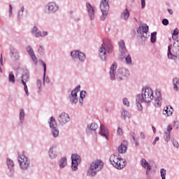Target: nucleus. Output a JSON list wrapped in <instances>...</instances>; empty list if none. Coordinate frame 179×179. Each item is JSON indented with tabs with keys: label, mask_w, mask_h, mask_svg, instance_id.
<instances>
[{
	"label": "nucleus",
	"mask_w": 179,
	"mask_h": 179,
	"mask_svg": "<svg viewBox=\"0 0 179 179\" xmlns=\"http://www.w3.org/2000/svg\"><path fill=\"white\" fill-rule=\"evenodd\" d=\"M154 98V106L155 107H161L162 106V92L160 91H155V95L153 96V90L152 89L147 87L143 88L141 95H138L137 97V101L138 103H143L145 101V103H150Z\"/></svg>",
	"instance_id": "1"
},
{
	"label": "nucleus",
	"mask_w": 179,
	"mask_h": 179,
	"mask_svg": "<svg viewBox=\"0 0 179 179\" xmlns=\"http://www.w3.org/2000/svg\"><path fill=\"white\" fill-rule=\"evenodd\" d=\"M107 52H113V44L110 39H104L103 43L99 49V56L102 61L107 59Z\"/></svg>",
	"instance_id": "2"
},
{
	"label": "nucleus",
	"mask_w": 179,
	"mask_h": 179,
	"mask_svg": "<svg viewBox=\"0 0 179 179\" xmlns=\"http://www.w3.org/2000/svg\"><path fill=\"white\" fill-rule=\"evenodd\" d=\"M103 162L101 160L94 161L90 166V168L87 171V176L94 177L97 174V171H100L103 169Z\"/></svg>",
	"instance_id": "3"
},
{
	"label": "nucleus",
	"mask_w": 179,
	"mask_h": 179,
	"mask_svg": "<svg viewBox=\"0 0 179 179\" xmlns=\"http://www.w3.org/2000/svg\"><path fill=\"white\" fill-rule=\"evenodd\" d=\"M110 162L111 165L117 169V170H122L125 167L127 162H125V159L122 158H118L117 155H111L110 157Z\"/></svg>",
	"instance_id": "4"
},
{
	"label": "nucleus",
	"mask_w": 179,
	"mask_h": 179,
	"mask_svg": "<svg viewBox=\"0 0 179 179\" xmlns=\"http://www.w3.org/2000/svg\"><path fill=\"white\" fill-rule=\"evenodd\" d=\"M100 8L102 12L101 20H106V17H107V15H108V11L110 10V4H108V1L102 0L101 2Z\"/></svg>",
	"instance_id": "5"
},
{
	"label": "nucleus",
	"mask_w": 179,
	"mask_h": 179,
	"mask_svg": "<svg viewBox=\"0 0 179 179\" xmlns=\"http://www.w3.org/2000/svg\"><path fill=\"white\" fill-rule=\"evenodd\" d=\"M18 162L22 170H27L28 167H30V160L24 155H20L18 157Z\"/></svg>",
	"instance_id": "6"
},
{
	"label": "nucleus",
	"mask_w": 179,
	"mask_h": 179,
	"mask_svg": "<svg viewBox=\"0 0 179 179\" xmlns=\"http://www.w3.org/2000/svg\"><path fill=\"white\" fill-rule=\"evenodd\" d=\"M71 169L74 171H76V170H78V163H80V162L82 161V158H80V156L76 154H73L71 155Z\"/></svg>",
	"instance_id": "7"
},
{
	"label": "nucleus",
	"mask_w": 179,
	"mask_h": 179,
	"mask_svg": "<svg viewBox=\"0 0 179 179\" xmlns=\"http://www.w3.org/2000/svg\"><path fill=\"white\" fill-rule=\"evenodd\" d=\"M80 90V85L77 86L71 92V96H70V101L76 104L78 103V93Z\"/></svg>",
	"instance_id": "8"
},
{
	"label": "nucleus",
	"mask_w": 179,
	"mask_h": 179,
	"mask_svg": "<svg viewBox=\"0 0 179 179\" xmlns=\"http://www.w3.org/2000/svg\"><path fill=\"white\" fill-rule=\"evenodd\" d=\"M71 55L72 58H78V59H80V61L82 62L86 59V56H85V54L79 50L71 52Z\"/></svg>",
	"instance_id": "9"
},
{
	"label": "nucleus",
	"mask_w": 179,
	"mask_h": 179,
	"mask_svg": "<svg viewBox=\"0 0 179 179\" xmlns=\"http://www.w3.org/2000/svg\"><path fill=\"white\" fill-rule=\"evenodd\" d=\"M31 33L35 37L38 38V37H45V36H47L48 34V32L47 31H43L40 32L38 31V28L37 27H34L31 29Z\"/></svg>",
	"instance_id": "10"
},
{
	"label": "nucleus",
	"mask_w": 179,
	"mask_h": 179,
	"mask_svg": "<svg viewBox=\"0 0 179 179\" xmlns=\"http://www.w3.org/2000/svg\"><path fill=\"white\" fill-rule=\"evenodd\" d=\"M116 76L122 80V79H125V78H128V76H129V71L124 69H119Z\"/></svg>",
	"instance_id": "11"
},
{
	"label": "nucleus",
	"mask_w": 179,
	"mask_h": 179,
	"mask_svg": "<svg viewBox=\"0 0 179 179\" xmlns=\"http://www.w3.org/2000/svg\"><path fill=\"white\" fill-rule=\"evenodd\" d=\"M69 115L66 113H62L59 115V121L61 124H66V122H69Z\"/></svg>",
	"instance_id": "12"
},
{
	"label": "nucleus",
	"mask_w": 179,
	"mask_h": 179,
	"mask_svg": "<svg viewBox=\"0 0 179 179\" xmlns=\"http://www.w3.org/2000/svg\"><path fill=\"white\" fill-rule=\"evenodd\" d=\"M49 12H57L58 10V4L54 1L49 2L47 5Z\"/></svg>",
	"instance_id": "13"
},
{
	"label": "nucleus",
	"mask_w": 179,
	"mask_h": 179,
	"mask_svg": "<svg viewBox=\"0 0 179 179\" xmlns=\"http://www.w3.org/2000/svg\"><path fill=\"white\" fill-rule=\"evenodd\" d=\"M127 149H128V141H123L118 148L119 153H125L127 152Z\"/></svg>",
	"instance_id": "14"
},
{
	"label": "nucleus",
	"mask_w": 179,
	"mask_h": 179,
	"mask_svg": "<svg viewBox=\"0 0 179 179\" xmlns=\"http://www.w3.org/2000/svg\"><path fill=\"white\" fill-rule=\"evenodd\" d=\"M117 70V62H114L110 69V76L112 80L115 79V71Z\"/></svg>",
	"instance_id": "15"
},
{
	"label": "nucleus",
	"mask_w": 179,
	"mask_h": 179,
	"mask_svg": "<svg viewBox=\"0 0 179 179\" xmlns=\"http://www.w3.org/2000/svg\"><path fill=\"white\" fill-rule=\"evenodd\" d=\"M87 8L89 17L91 20H93V19H94V8H93L92 5L89 3H87Z\"/></svg>",
	"instance_id": "16"
},
{
	"label": "nucleus",
	"mask_w": 179,
	"mask_h": 179,
	"mask_svg": "<svg viewBox=\"0 0 179 179\" xmlns=\"http://www.w3.org/2000/svg\"><path fill=\"white\" fill-rule=\"evenodd\" d=\"M100 128V135H101V136H103V138L108 139V130L106 128V127H104V124H101Z\"/></svg>",
	"instance_id": "17"
},
{
	"label": "nucleus",
	"mask_w": 179,
	"mask_h": 179,
	"mask_svg": "<svg viewBox=\"0 0 179 179\" xmlns=\"http://www.w3.org/2000/svg\"><path fill=\"white\" fill-rule=\"evenodd\" d=\"M173 111H174V110L171 106H166L164 108L163 114L164 115H166V117H170L171 115H173Z\"/></svg>",
	"instance_id": "18"
},
{
	"label": "nucleus",
	"mask_w": 179,
	"mask_h": 179,
	"mask_svg": "<svg viewBox=\"0 0 179 179\" xmlns=\"http://www.w3.org/2000/svg\"><path fill=\"white\" fill-rule=\"evenodd\" d=\"M119 48L122 52V55L128 53V50H127V48L125 47V42L124 41L121 40L119 41Z\"/></svg>",
	"instance_id": "19"
},
{
	"label": "nucleus",
	"mask_w": 179,
	"mask_h": 179,
	"mask_svg": "<svg viewBox=\"0 0 179 179\" xmlns=\"http://www.w3.org/2000/svg\"><path fill=\"white\" fill-rule=\"evenodd\" d=\"M141 166L144 167V169H147L146 173L148 174L150 170H152V166L149 165V163L145 159H142L141 160Z\"/></svg>",
	"instance_id": "20"
},
{
	"label": "nucleus",
	"mask_w": 179,
	"mask_h": 179,
	"mask_svg": "<svg viewBox=\"0 0 179 179\" xmlns=\"http://www.w3.org/2000/svg\"><path fill=\"white\" fill-rule=\"evenodd\" d=\"M148 31H149V26H148L146 24H143L137 30V33H140V34H143L144 33H147Z\"/></svg>",
	"instance_id": "21"
},
{
	"label": "nucleus",
	"mask_w": 179,
	"mask_h": 179,
	"mask_svg": "<svg viewBox=\"0 0 179 179\" xmlns=\"http://www.w3.org/2000/svg\"><path fill=\"white\" fill-rule=\"evenodd\" d=\"M122 56L123 58H125V62L127 65H131L132 64V58L131 57V55L128 53H123L122 54Z\"/></svg>",
	"instance_id": "22"
},
{
	"label": "nucleus",
	"mask_w": 179,
	"mask_h": 179,
	"mask_svg": "<svg viewBox=\"0 0 179 179\" xmlns=\"http://www.w3.org/2000/svg\"><path fill=\"white\" fill-rule=\"evenodd\" d=\"M171 48H173V45H169L168 47V58L169 59H174L176 58V55H173V53H171Z\"/></svg>",
	"instance_id": "23"
},
{
	"label": "nucleus",
	"mask_w": 179,
	"mask_h": 179,
	"mask_svg": "<svg viewBox=\"0 0 179 179\" xmlns=\"http://www.w3.org/2000/svg\"><path fill=\"white\" fill-rule=\"evenodd\" d=\"M122 19H124V20H127L129 17V10L128 9H125L122 13Z\"/></svg>",
	"instance_id": "24"
},
{
	"label": "nucleus",
	"mask_w": 179,
	"mask_h": 179,
	"mask_svg": "<svg viewBox=\"0 0 179 179\" xmlns=\"http://www.w3.org/2000/svg\"><path fill=\"white\" fill-rule=\"evenodd\" d=\"M49 156L51 159H55V157H57V152H55V150H54V147L50 149Z\"/></svg>",
	"instance_id": "25"
},
{
	"label": "nucleus",
	"mask_w": 179,
	"mask_h": 179,
	"mask_svg": "<svg viewBox=\"0 0 179 179\" xmlns=\"http://www.w3.org/2000/svg\"><path fill=\"white\" fill-rule=\"evenodd\" d=\"M50 128H57V122L55 121V118L51 117L50 122H49Z\"/></svg>",
	"instance_id": "26"
},
{
	"label": "nucleus",
	"mask_w": 179,
	"mask_h": 179,
	"mask_svg": "<svg viewBox=\"0 0 179 179\" xmlns=\"http://www.w3.org/2000/svg\"><path fill=\"white\" fill-rule=\"evenodd\" d=\"M97 128H99V125H97L95 123H92L89 127H88V129L90 131H96V129H97Z\"/></svg>",
	"instance_id": "27"
},
{
	"label": "nucleus",
	"mask_w": 179,
	"mask_h": 179,
	"mask_svg": "<svg viewBox=\"0 0 179 179\" xmlns=\"http://www.w3.org/2000/svg\"><path fill=\"white\" fill-rule=\"evenodd\" d=\"M173 86H174V89L177 91L178 90V87H179V80L178 78H176L173 79Z\"/></svg>",
	"instance_id": "28"
},
{
	"label": "nucleus",
	"mask_w": 179,
	"mask_h": 179,
	"mask_svg": "<svg viewBox=\"0 0 179 179\" xmlns=\"http://www.w3.org/2000/svg\"><path fill=\"white\" fill-rule=\"evenodd\" d=\"M66 164H67L66 158H65V157L62 158L60 160V164H59L60 167L62 169H64V167L65 166H66Z\"/></svg>",
	"instance_id": "29"
},
{
	"label": "nucleus",
	"mask_w": 179,
	"mask_h": 179,
	"mask_svg": "<svg viewBox=\"0 0 179 179\" xmlns=\"http://www.w3.org/2000/svg\"><path fill=\"white\" fill-rule=\"evenodd\" d=\"M41 64L43 66V82H45V73L47 72V64H45V63L43 61H41Z\"/></svg>",
	"instance_id": "30"
},
{
	"label": "nucleus",
	"mask_w": 179,
	"mask_h": 179,
	"mask_svg": "<svg viewBox=\"0 0 179 179\" xmlns=\"http://www.w3.org/2000/svg\"><path fill=\"white\" fill-rule=\"evenodd\" d=\"M86 97V92L85 91H81L80 93V104H83V98Z\"/></svg>",
	"instance_id": "31"
},
{
	"label": "nucleus",
	"mask_w": 179,
	"mask_h": 179,
	"mask_svg": "<svg viewBox=\"0 0 179 179\" xmlns=\"http://www.w3.org/2000/svg\"><path fill=\"white\" fill-rule=\"evenodd\" d=\"M7 166L8 169H13V166H15V164L13 163V161H12L10 159H7Z\"/></svg>",
	"instance_id": "32"
},
{
	"label": "nucleus",
	"mask_w": 179,
	"mask_h": 179,
	"mask_svg": "<svg viewBox=\"0 0 179 179\" xmlns=\"http://www.w3.org/2000/svg\"><path fill=\"white\" fill-rule=\"evenodd\" d=\"M8 79L10 83H15V75H13V72H10Z\"/></svg>",
	"instance_id": "33"
},
{
	"label": "nucleus",
	"mask_w": 179,
	"mask_h": 179,
	"mask_svg": "<svg viewBox=\"0 0 179 179\" xmlns=\"http://www.w3.org/2000/svg\"><path fill=\"white\" fill-rule=\"evenodd\" d=\"M52 135L55 138H57V136H58L59 135V131H58V129H55V128H52Z\"/></svg>",
	"instance_id": "34"
},
{
	"label": "nucleus",
	"mask_w": 179,
	"mask_h": 179,
	"mask_svg": "<svg viewBox=\"0 0 179 179\" xmlns=\"http://www.w3.org/2000/svg\"><path fill=\"white\" fill-rule=\"evenodd\" d=\"M21 82L24 85V92L29 90V89L27 88V84H26V81H24V79L23 78V76H22Z\"/></svg>",
	"instance_id": "35"
},
{
	"label": "nucleus",
	"mask_w": 179,
	"mask_h": 179,
	"mask_svg": "<svg viewBox=\"0 0 179 179\" xmlns=\"http://www.w3.org/2000/svg\"><path fill=\"white\" fill-rule=\"evenodd\" d=\"M122 115H123L124 118H127V117L129 118L131 117V114H129V113L127 110H123L122 112Z\"/></svg>",
	"instance_id": "36"
},
{
	"label": "nucleus",
	"mask_w": 179,
	"mask_h": 179,
	"mask_svg": "<svg viewBox=\"0 0 179 179\" xmlns=\"http://www.w3.org/2000/svg\"><path fill=\"white\" fill-rule=\"evenodd\" d=\"M156 34H157L156 32L151 34V43H155V41H156Z\"/></svg>",
	"instance_id": "37"
},
{
	"label": "nucleus",
	"mask_w": 179,
	"mask_h": 179,
	"mask_svg": "<svg viewBox=\"0 0 179 179\" xmlns=\"http://www.w3.org/2000/svg\"><path fill=\"white\" fill-rule=\"evenodd\" d=\"M27 51L30 56L34 55V52L33 51V49L30 46L27 47Z\"/></svg>",
	"instance_id": "38"
},
{
	"label": "nucleus",
	"mask_w": 179,
	"mask_h": 179,
	"mask_svg": "<svg viewBox=\"0 0 179 179\" xmlns=\"http://www.w3.org/2000/svg\"><path fill=\"white\" fill-rule=\"evenodd\" d=\"M30 57H31L33 62H34L35 65H37L38 61H37V57H36V55H34H34H31Z\"/></svg>",
	"instance_id": "39"
},
{
	"label": "nucleus",
	"mask_w": 179,
	"mask_h": 179,
	"mask_svg": "<svg viewBox=\"0 0 179 179\" xmlns=\"http://www.w3.org/2000/svg\"><path fill=\"white\" fill-rule=\"evenodd\" d=\"M41 85H42V80L40 79H38L36 80V87L40 90L41 89Z\"/></svg>",
	"instance_id": "40"
},
{
	"label": "nucleus",
	"mask_w": 179,
	"mask_h": 179,
	"mask_svg": "<svg viewBox=\"0 0 179 179\" xmlns=\"http://www.w3.org/2000/svg\"><path fill=\"white\" fill-rule=\"evenodd\" d=\"M161 177L162 179H166V170L164 169H161Z\"/></svg>",
	"instance_id": "41"
},
{
	"label": "nucleus",
	"mask_w": 179,
	"mask_h": 179,
	"mask_svg": "<svg viewBox=\"0 0 179 179\" xmlns=\"http://www.w3.org/2000/svg\"><path fill=\"white\" fill-rule=\"evenodd\" d=\"M170 133L165 132L164 140L166 141V142H169V141H170Z\"/></svg>",
	"instance_id": "42"
},
{
	"label": "nucleus",
	"mask_w": 179,
	"mask_h": 179,
	"mask_svg": "<svg viewBox=\"0 0 179 179\" xmlns=\"http://www.w3.org/2000/svg\"><path fill=\"white\" fill-rule=\"evenodd\" d=\"M122 102L124 106H127V107H129V101H128V99L124 98Z\"/></svg>",
	"instance_id": "43"
},
{
	"label": "nucleus",
	"mask_w": 179,
	"mask_h": 179,
	"mask_svg": "<svg viewBox=\"0 0 179 179\" xmlns=\"http://www.w3.org/2000/svg\"><path fill=\"white\" fill-rule=\"evenodd\" d=\"M23 118H24V110H23V109H21L20 113V121H22V120H23Z\"/></svg>",
	"instance_id": "44"
},
{
	"label": "nucleus",
	"mask_w": 179,
	"mask_h": 179,
	"mask_svg": "<svg viewBox=\"0 0 179 179\" xmlns=\"http://www.w3.org/2000/svg\"><path fill=\"white\" fill-rule=\"evenodd\" d=\"M179 33L178 29H175L172 34V38H174V36H177Z\"/></svg>",
	"instance_id": "45"
},
{
	"label": "nucleus",
	"mask_w": 179,
	"mask_h": 179,
	"mask_svg": "<svg viewBox=\"0 0 179 179\" xmlns=\"http://www.w3.org/2000/svg\"><path fill=\"white\" fill-rule=\"evenodd\" d=\"M172 129H173V126H171V124H169V125L167 127V131H166V133L171 134Z\"/></svg>",
	"instance_id": "46"
},
{
	"label": "nucleus",
	"mask_w": 179,
	"mask_h": 179,
	"mask_svg": "<svg viewBox=\"0 0 179 179\" xmlns=\"http://www.w3.org/2000/svg\"><path fill=\"white\" fill-rule=\"evenodd\" d=\"M162 24H164V26H167V24H169V20L167 19L162 20Z\"/></svg>",
	"instance_id": "47"
},
{
	"label": "nucleus",
	"mask_w": 179,
	"mask_h": 179,
	"mask_svg": "<svg viewBox=\"0 0 179 179\" xmlns=\"http://www.w3.org/2000/svg\"><path fill=\"white\" fill-rule=\"evenodd\" d=\"M173 145L174 148H178V146H179L178 141L173 140Z\"/></svg>",
	"instance_id": "48"
},
{
	"label": "nucleus",
	"mask_w": 179,
	"mask_h": 179,
	"mask_svg": "<svg viewBox=\"0 0 179 179\" xmlns=\"http://www.w3.org/2000/svg\"><path fill=\"white\" fill-rule=\"evenodd\" d=\"M123 132H122V129L118 127L117 129V135H122Z\"/></svg>",
	"instance_id": "49"
},
{
	"label": "nucleus",
	"mask_w": 179,
	"mask_h": 179,
	"mask_svg": "<svg viewBox=\"0 0 179 179\" xmlns=\"http://www.w3.org/2000/svg\"><path fill=\"white\" fill-rule=\"evenodd\" d=\"M145 5H146V3L145 2V0H141V6L143 9V8H145Z\"/></svg>",
	"instance_id": "50"
},
{
	"label": "nucleus",
	"mask_w": 179,
	"mask_h": 179,
	"mask_svg": "<svg viewBox=\"0 0 179 179\" xmlns=\"http://www.w3.org/2000/svg\"><path fill=\"white\" fill-rule=\"evenodd\" d=\"M9 8H10V10H9L10 16H12V10H13L12 5L10 4Z\"/></svg>",
	"instance_id": "51"
},
{
	"label": "nucleus",
	"mask_w": 179,
	"mask_h": 179,
	"mask_svg": "<svg viewBox=\"0 0 179 179\" xmlns=\"http://www.w3.org/2000/svg\"><path fill=\"white\" fill-rule=\"evenodd\" d=\"M141 137L142 138V139H145V133L141 132Z\"/></svg>",
	"instance_id": "52"
},
{
	"label": "nucleus",
	"mask_w": 179,
	"mask_h": 179,
	"mask_svg": "<svg viewBox=\"0 0 179 179\" xmlns=\"http://www.w3.org/2000/svg\"><path fill=\"white\" fill-rule=\"evenodd\" d=\"M168 12L170 15H173V10L171 9H168Z\"/></svg>",
	"instance_id": "53"
},
{
	"label": "nucleus",
	"mask_w": 179,
	"mask_h": 179,
	"mask_svg": "<svg viewBox=\"0 0 179 179\" xmlns=\"http://www.w3.org/2000/svg\"><path fill=\"white\" fill-rule=\"evenodd\" d=\"M152 129L154 134H155L156 133V128L155 127H152Z\"/></svg>",
	"instance_id": "54"
},
{
	"label": "nucleus",
	"mask_w": 179,
	"mask_h": 179,
	"mask_svg": "<svg viewBox=\"0 0 179 179\" xmlns=\"http://www.w3.org/2000/svg\"><path fill=\"white\" fill-rule=\"evenodd\" d=\"M0 62H1V65L3 66V64L2 63V55H1Z\"/></svg>",
	"instance_id": "55"
},
{
	"label": "nucleus",
	"mask_w": 179,
	"mask_h": 179,
	"mask_svg": "<svg viewBox=\"0 0 179 179\" xmlns=\"http://www.w3.org/2000/svg\"><path fill=\"white\" fill-rule=\"evenodd\" d=\"M21 12H22V13H23V12H24V6H22L21 8Z\"/></svg>",
	"instance_id": "56"
},
{
	"label": "nucleus",
	"mask_w": 179,
	"mask_h": 179,
	"mask_svg": "<svg viewBox=\"0 0 179 179\" xmlns=\"http://www.w3.org/2000/svg\"><path fill=\"white\" fill-rule=\"evenodd\" d=\"M26 95L29 96V90L25 91Z\"/></svg>",
	"instance_id": "57"
},
{
	"label": "nucleus",
	"mask_w": 179,
	"mask_h": 179,
	"mask_svg": "<svg viewBox=\"0 0 179 179\" xmlns=\"http://www.w3.org/2000/svg\"><path fill=\"white\" fill-rule=\"evenodd\" d=\"M156 142H157L156 140H154V141L152 142V145H156Z\"/></svg>",
	"instance_id": "58"
},
{
	"label": "nucleus",
	"mask_w": 179,
	"mask_h": 179,
	"mask_svg": "<svg viewBox=\"0 0 179 179\" xmlns=\"http://www.w3.org/2000/svg\"><path fill=\"white\" fill-rule=\"evenodd\" d=\"M39 51H43V48H42V46H40V49H39Z\"/></svg>",
	"instance_id": "59"
},
{
	"label": "nucleus",
	"mask_w": 179,
	"mask_h": 179,
	"mask_svg": "<svg viewBox=\"0 0 179 179\" xmlns=\"http://www.w3.org/2000/svg\"><path fill=\"white\" fill-rule=\"evenodd\" d=\"M159 137H156L155 141H156L157 142V141H159Z\"/></svg>",
	"instance_id": "60"
},
{
	"label": "nucleus",
	"mask_w": 179,
	"mask_h": 179,
	"mask_svg": "<svg viewBox=\"0 0 179 179\" xmlns=\"http://www.w3.org/2000/svg\"><path fill=\"white\" fill-rule=\"evenodd\" d=\"M46 82L48 83V82H50V79L47 78Z\"/></svg>",
	"instance_id": "61"
},
{
	"label": "nucleus",
	"mask_w": 179,
	"mask_h": 179,
	"mask_svg": "<svg viewBox=\"0 0 179 179\" xmlns=\"http://www.w3.org/2000/svg\"><path fill=\"white\" fill-rule=\"evenodd\" d=\"M106 113H108V108H106Z\"/></svg>",
	"instance_id": "62"
}]
</instances>
